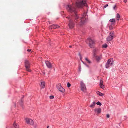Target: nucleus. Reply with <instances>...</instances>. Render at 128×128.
<instances>
[{
    "instance_id": "1",
    "label": "nucleus",
    "mask_w": 128,
    "mask_h": 128,
    "mask_svg": "<svg viewBox=\"0 0 128 128\" xmlns=\"http://www.w3.org/2000/svg\"><path fill=\"white\" fill-rule=\"evenodd\" d=\"M66 9L68 11L72 14L73 15L75 16V22H77V20L78 18L79 17L78 16L77 11L74 5L73 4L72 5L69 4L66 7Z\"/></svg>"
},
{
    "instance_id": "2",
    "label": "nucleus",
    "mask_w": 128,
    "mask_h": 128,
    "mask_svg": "<svg viewBox=\"0 0 128 128\" xmlns=\"http://www.w3.org/2000/svg\"><path fill=\"white\" fill-rule=\"evenodd\" d=\"M82 18H81L80 22L78 24L80 26H82L84 23L86 22L88 19V16L86 15V13L84 14L82 16Z\"/></svg>"
},
{
    "instance_id": "3",
    "label": "nucleus",
    "mask_w": 128,
    "mask_h": 128,
    "mask_svg": "<svg viewBox=\"0 0 128 128\" xmlns=\"http://www.w3.org/2000/svg\"><path fill=\"white\" fill-rule=\"evenodd\" d=\"M86 0H78L76 2V5L79 8H81L84 6H88L86 2Z\"/></svg>"
},
{
    "instance_id": "4",
    "label": "nucleus",
    "mask_w": 128,
    "mask_h": 128,
    "mask_svg": "<svg viewBox=\"0 0 128 128\" xmlns=\"http://www.w3.org/2000/svg\"><path fill=\"white\" fill-rule=\"evenodd\" d=\"M30 63L28 60H26L25 62V65L26 70L29 72H31V70L30 69Z\"/></svg>"
},
{
    "instance_id": "5",
    "label": "nucleus",
    "mask_w": 128,
    "mask_h": 128,
    "mask_svg": "<svg viewBox=\"0 0 128 128\" xmlns=\"http://www.w3.org/2000/svg\"><path fill=\"white\" fill-rule=\"evenodd\" d=\"M68 19L69 20V23L68 24L69 28L70 29H72L74 27V23L72 18V17L70 16L68 17Z\"/></svg>"
},
{
    "instance_id": "6",
    "label": "nucleus",
    "mask_w": 128,
    "mask_h": 128,
    "mask_svg": "<svg viewBox=\"0 0 128 128\" xmlns=\"http://www.w3.org/2000/svg\"><path fill=\"white\" fill-rule=\"evenodd\" d=\"M88 40L89 42V46L91 48H94L95 44V41L90 38L88 39Z\"/></svg>"
},
{
    "instance_id": "7",
    "label": "nucleus",
    "mask_w": 128,
    "mask_h": 128,
    "mask_svg": "<svg viewBox=\"0 0 128 128\" xmlns=\"http://www.w3.org/2000/svg\"><path fill=\"white\" fill-rule=\"evenodd\" d=\"M81 88L82 91L84 92H86V86L83 82H82L80 83Z\"/></svg>"
},
{
    "instance_id": "8",
    "label": "nucleus",
    "mask_w": 128,
    "mask_h": 128,
    "mask_svg": "<svg viewBox=\"0 0 128 128\" xmlns=\"http://www.w3.org/2000/svg\"><path fill=\"white\" fill-rule=\"evenodd\" d=\"M57 88L59 90L62 92H64L65 91V89L62 87L61 84H59L57 86Z\"/></svg>"
},
{
    "instance_id": "9",
    "label": "nucleus",
    "mask_w": 128,
    "mask_h": 128,
    "mask_svg": "<svg viewBox=\"0 0 128 128\" xmlns=\"http://www.w3.org/2000/svg\"><path fill=\"white\" fill-rule=\"evenodd\" d=\"M26 120L27 123L30 124V125H33L34 124V122L31 119L28 118H26Z\"/></svg>"
},
{
    "instance_id": "10",
    "label": "nucleus",
    "mask_w": 128,
    "mask_h": 128,
    "mask_svg": "<svg viewBox=\"0 0 128 128\" xmlns=\"http://www.w3.org/2000/svg\"><path fill=\"white\" fill-rule=\"evenodd\" d=\"M46 64L47 67L50 68H51L52 67V64L49 62L46 61L45 62Z\"/></svg>"
},
{
    "instance_id": "11",
    "label": "nucleus",
    "mask_w": 128,
    "mask_h": 128,
    "mask_svg": "<svg viewBox=\"0 0 128 128\" xmlns=\"http://www.w3.org/2000/svg\"><path fill=\"white\" fill-rule=\"evenodd\" d=\"M111 62V60H108L107 63L106 64V68H108L109 67L111 66L112 63H110Z\"/></svg>"
},
{
    "instance_id": "12",
    "label": "nucleus",
    "mask_w": 128,
    "mask_h": 128,
    "mask_svg": "<svg viewBox=\"0 0 128 128\" xmlns=\"http://www.w3.org/2000/svg\"><path fill=\"white\" fill-rule=\"evenodd\" d=\"M94 111L98 114H100L102 111L101 109L100 108H95L94 110Z\"/></svg>"
},
{
    "instance_id": "13",
    "label": "nucleus",
    "mask_w": 128,
    "mask_h": 128,
    "mask_svg": "<svg viewBox=\"0 0 128 128\" xmlns=\"http://www.w3.org/2000/svg\"><path fill=\"white\" fill-rule=\"evenodd\" d=\"M94 56H96V60L98 61H99L102 58L101 56H96L95 54H94Z\"/></svg>"
},
{
    "instance_id": "14",
    "label": "nucleus",
    "mask_w": 128,
    "mask_h": 128,
    "mask_svg": "<svg viewBox=\"0 0 128 128\" xmlns=\"http://www.w3.org/2000/svg\"><path fill=\"white\" fill-rule=\"evenodd\" d=\"M59 27L57 25H53L51 26L50 28L52 29H55Z\"/></svg>"
},
{
    "instance_id": "15",
    "label": "nucleus",
    "mask_w": 128,
    "mask_h": 128,
    "mask_svg": "<svg viewBox=\"0 0 128 128\" xmlns=\"http://www.w3.org/2000/svg\"><path fill=\"white\" fill-rule=\"evenodd\" d=\"M112 40V36L110 35V36H109L107 38V40L108 41L110 42Z\"/></svg>"
},
{
    "instance_id": "16",
    "label": "nucleus",
    "mask_w": 128,
    "mask_h": 128,
    "mask_svg": "<svg viewBox=\"0 0 128 128\" xmlns=\"http://www.w3.org/2000/svg\"><path fill=\"white\" fill-rule=\"evenodd\" d=\"M45 83L44 82H42L41 83V87L43 88H44L45 87Z\"/></svg>"
},
{
    "instance_id": "17",
    "label": "nucleus",
    "mask_w": 128,
    "mask_h": 128,
    "mask_svg": "<svg viewBox=\"0 0 128 128\" xmlns=\"http://www.w3.org/2000/svg\"><path fill=\"white\" fill-rule=\"evenodd\" d=\"M96 104V102H94L90 106V107L91 108H93L95 106Z\"/></svg>"
},
{
    "instance_id": "18",
    "label": "nucleus",
    "mask_w": 128,
    "mask_h": 128,
    "mask_svg": "<svg viewBox=\"0 0 128 128\" xmlns=\"http://www.w3.org/2000/svg\"><path fill=\"white\" fill-rule=\"evenodd\" d=\"M120 15L118 14H116V19L118 20H119L120 19Z\"/></svg>"
},
{
    "instance_id": "19",
    "label": "nucleus",
    "mask_w": 128,
    "mask_h": 128,
    "mask_svg": "<svg viewBox=\"0 0 128 128\" xmlns=\"http://www.w3.org/2000/svg\"><path fill=\"white\" fill-rule=\"evenodd\" d=\"M97 93L98 95L100 96H102L104 95L103 94L100 92H97Z\"/></svg>"
},
{
    "instance_id": "20",
    "label": "nucleus",
    "mask_w": 128,
    "mask_h": 128,
    "mask_svg": "<svg viewBox=\"0 0 128 128\" xmlns=\"http://www.w3.org/2000/svg\"><path fill=\"white\" fill-rule=\"evenodd\" d=\"M85 60L89 64H90L91 63V61L88 58H86Z\"/></svg>"
},
{
    "instance_id": "21",
    "label": "nucleus",
    "mask_w": 128,
    "mask_h": 128,
    "mask_svg": "<svg viewBox=\"0 0 128 128\" xmlns=\"http://www.w3.org/2000/svg\"><path fill=\"white\" fill-rule=\"evenodd\" d=\"M114 34V32L112 31V40L116 37V36Z\"/></svg>"
},
{
    "instance_id": "22",
    "label": "nucleus",
    "mask_w": 128,
    "mask_h": 128,
    "mask_svg": "<svg viewBox=\"0 0 128 128\" xmlns=\"http://www.w3.org/2000/svg\"><path fill=\"white\" fill-rule=\"evenodd\" d=\"M14 125L16 128V127H17L18 126V124H16L15 122H14Z\"/></svg>"
},
{
    "instance_id": "23",
    "label": "nucleus",
    "mask_w": 128,
    "mask_h": 128,
    "mask_svg": "<svg viewBox=\"0 0 128 128\" xmlns=\"http://www.w3.org/2000/svg\"><path fill=\"white\" fill-rule=\"evenodd\" d=\"M102 47L104 48H106L108 47V45L106 44H104L102 45Z\"/></svg>"
},
{
    "instance_id": "24",
    "label": "nucleus",
    "mask_w": 128,
    "mask_h": 128,
    "mask_svg": "<svg viewBox=\"0 0 128 128\" xmlns=\"http://www.w3.org/2000/svg\"><path fill=\"white\" fill-rule=\"evenodd\" d=\"M116 22V20L114 19H112V26H114V23ZM113 28V27L112 26V29Z\"/></svg>"
},
{
    "instance_id": "25",
    "label": "nucleus",
    "mask_w": 128,
    "mask_h": 128,
    "mask_svg": "<svg viewBox=\"0 0 128 128\" xmlns=\"http://www.w3.org/2000/svg\"><path fill=\"white\" fill-rule=\"evenodd\" d=\"M100 88L102 89H104V86L103 84L100 85Z\"/></svg>"
},
{
    "instance_id": "26",
    "label": "nucleus",
    "mask_w": 128,
    "mask_h": 128,
    "mask_svg": "<svg viewBox=\"0 0 128 128\" xmlns=\"http://www.w3.org/2000/svg\"><path fill=\"white\" fill-rule=\"evenodd\" d=\"M96 104L100 106H101L102 105V104L100 102H97Z\"/></svg>"
},
{
    "instance_id": "27",
    "label": "nucleus",
    "mask_w": 128,
    "mask_h": 128,
    "mask_svg": "<svg viewBox=\"0 0 128 128\" xmlns=\"http://www.w3.org/2000/svg\"><path fill=\"white\" fill-rule=\"evenodd\" d=\"M113 9L114 10H116V9H117V7H116V5L114 7H113Z\"/></svg>"
},
{
    "instance_id": "28",
    "label": "nucleus",
    "mask_w": 128,
    "mask_h": 128,
    "mask_svg": "<svg viewBox=\"0 0 128 128\" xmlns=\"http://www.w3.org/2000/svg\"><path fill=\"white\" fill-rule=\"evenodd\" d=\"M71 86V84L69 82H68L67 83V86L68 88H69L70 86Z\"/></svg>"
},
{
    "instance_id": "29",
    "label": "nucleus",
    "mask_w": 128,
    "mask_h": 128,
    "mask_svg": "<svg viewBox=\"0 0 128 128\" xmlns=\"http://www.w3.org/2000/svg\"><path fill=\"white\" fill-rule=\"evenodd\" d=\"M103 82L102 80H100V85L101 84H103Z\"/></svg>"
},
{
    "instance_id": "30",
    "label": "nucleus",
    "mask_w": 128,
    "mask_h": 128,
    "mask_svg": "<svg viewBox=\"0 0 128 128\" xmlns=\"http://www.w3.org/2000/svg\"><path fill=\"white\" fill-rule=\"evenodd\" d=\"M79 56H80V59L82 61V57L81 56V54H80V53L79 54Z\"/></svg>"
},
{
    "instance_id": "31",
    "label": "nucleus",
    "mask_w": 128,
    "mask_h": 128,
    "mask_svg": "<svg viewBox=\"0 0 128 128\" xmlns=\"http://www.w3.org/2000/svg\"><path fill=\"white\" fill-rule=\"evenodd\" d=\"M54 98V97L53 96H50V98L51 99H53Z\"/></svg>"
},
{
    "instance_id": "32",
    "label": "nucleus",
    "mask_w": 128,
    "mask_h": 128,
    "mask_svg": "<svg viewBox=\"0 0 128 128\" xmlns=\"http://www.w3.org/2000/svg\"><path fill=\"white\" fill-rule=\"evenodd\" d=\"M23 101L22 100H21V101L20 102V104L22 105V103L23 102Z\"/></svg>"
},
{
    "instance_id": "33",
    "label": "nucleus",
    "mask_w": 128,
    "mask_h": 128,
    "mask_svg": "<svg viewBox=\"0 0 128 128\" xmlns=\"http://www.w3.org/2000/svg\"><path fill=\"white\" fill-rule=\"evenodd\" d=\"M32 50H31L30 49H28L27 50V51L30 52Z\"/></svg>"
},
{
    "instance_id": "34",
    "label": "nucleus",
    "mask_w": 128,
    "mask_h": 128,
    "mask_svg": "<svg viewBox=\"0 0 128 128\" xmlns=\"http://www.w3.org/2000/svg\"><path fill=\"white\" fill-rule=\"evenodd\" d=\"M108 6V4H106V5H105L104 6V8H106Z\"/></svg>"
},
{
    "instance_id": "35",
    "label": "nucleus",
    "mask_w": 128,
    "mask_h": 128,
    "mask_svg": "<svg viewBox=\"0 0 128 128\" xmlns=\"http://www.w3.org/2000/svg\"><path fill=\"white\" fill-rule=\"evenodd\" d=\"M106 117L108 118H110V115L108 114H107Z\"/></svg>"
},
{
    "instance_id": "36",
    "label": "nucleus",
    "mask_w": 128,
    "mask_h": 128,
    "mask_svg": "<svg viewBox=\"0 0 128 128\" xmlns=\"http://www.w3.org/2000/svg\"><path fill=\"white\" fill-rule=\"evenodd\" d=\"M124 1L125 3L127 2V0H124Z\"/></svg>"
},
{
    "instance_id": "37",
    "label": "nucleus",
    "mask_w": 128,
    "mask_h": 128,
    "mask_svg": "<svg viewBox=\"0 0 128 128\" xmlns=\"http://www.w3.org/2000/svg\"><path fill=\"white\" fill-rule=\"evenodd\" d=\"M110 22H112V19L110 20Z\"/></svg>"
},
{
    "instance_id": "38",
    "label": "nucleus",
    "mask_w": 128,
    "mask_h": 128,
    "mask_svg": "<svg viewBox=\"0 0 128 128\" xmlns=\"http://www.w3.org/2000/svg\"><path fill=\"white\" fill-rule=\"evenodd\" d=\"M70 48H72V46H70Z\"/></svg>"
},
{
    "instance_id": "39",
    "label": "nucleus",
    "mask_w": 128,
    "mask_h": 128,
    "mask_svg": "<svg viewBox=\"0 0 128 128\" xmlns=\"http://www.w3.org/2000/svg\"><path fill=\"white\" fill-rule=\"evenodd\" d=\"M49 128V126H48L47 127V128Z\"/></svg>"
},
{
    "instance_id": "40",
    "label": "nucleus",
    "mask_w": 128,
    "mask_h": 128,
    "mask_svg": "<svg viewBox=\"0 0 128 128\" xmlns=\"http://www.w3.org/2000/svg\"><path fill=\"white\" fill-rule=\"evenodd\" d=\"M112 27V26H110V28L111 29Z\"/></svg>"
},
{
    "instance_id": "41",
    "label": "nucleus",
    "mask_w": 128,
    "mask_h": 128,
    "mask_svg": "<svg viewBox=\"0 0 128 128\" xmlns=\"http://www.w3.org/2000/svg\"><path fill=\"white\" fill-rule=\"evenodd\" d=\"M113 62H114V60H113V58H112V63H113Z\"/></svg>"
}]
</instances>
